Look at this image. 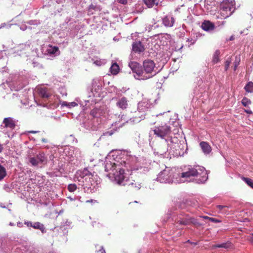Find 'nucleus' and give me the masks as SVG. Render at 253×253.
<instances>
[{
  "label": "nucleus",
  "mask_w": 253,
  "mask_h": 253,
  "mask_svg": "<svg viewBox=\"0 0 253 253\" xmlns=\"http://www.w3.org/2000/svg\"><path fill=\"white\" fill-rule=\"evenodd\" d=\"M117 1L121 4H126L127 2V0H117Z\"/></svg>",
  "instance_id": "nucleus-35"
},
{
  "label": "nucleus",
  "mask_w": 253,
  "mask_h": 253,
  "mask_svg": "<svg viewBox=\"0 0 253 253\" xmlns=\"http://www.w3.org/2000/svg\"><path fill=\"white\" fill-rule=\"evenodd\" d=\"M156 0H143V1L148 7L152 8L156 3Z\"/></svg>",
  "instance_id": "nucleus-26"
},
{
  "label": "nucleus",
  "mask_w": 253,
  "mask_h": 253,
  "mask_svg": "<svg viewBox=\"0 0 253 253\" xmlns=\"http://www.w3.org/2000/svg\"><path fill=\"white\" fill-rule=\"evenodd\" d=\"M244 89L248 92H253V83L252 82H249L244 87Z\"/></svg>",
  "instance_id": "nucleus-24"
},
{
  "label": "nucleus",
  "mask_w": 253,
  "mask_h": 253,
  "mask_svg": "<svg viewBox=\"0 0 253 253\" xmlns=\"http://www.w3.org/2000/svg\"><path fill=\"white\" fill-rule=\"evenodd\" d=\"M242 103L244 106L247 107L249 105L251 104V101L248 98L244 97L242 100Z\"/></svg>",
  "instance_id": "nucleus-31"
},
{
  "label": "nucleus",
  "mask_w": 253,
  "mask_h": 253,
  "mask_svg": "<svg viewBox=\"0 0 253 253\" xmlns=\"http://www.w3.org/2000/svg\"><path fill=\"white\" fill-rule=\"evenodd\" d=\"M117 105L122 110L126 109L128 107V100L125 97H122L117 102Z\"/></svg>",
  "instance_id": "nucleus-16"
},
{
  "label": "nucleus",
  "mask_w": 253,
  "mask_h": 253,
  "mask_svg": "<svg viewBox=\"0 0 253 253\" xmlns=\"http://www.w3.org/2000/svg\"><path fill=\"white\" fill-rule=\"evenodd\" d=\"M37 132V131H29L30 133H35Z\"/></svg>",
  "instance_id": "nucleus-48"
},
{
  "label": "nucleus",
  "mask_w": 253,
  "mask_h": 253,
  "mask_svg": "<svg viewBox=\"0 0 253 253\" xmlns=\"http://www.w3.org/2000/svg\"><path fill=\"white\" fill-rule=\"evenodd\" d=\"M38 90L39 95L43 98H48L51 95L48 89L46 87H40Z\"/></svg>",
  "instance_id": "nucleus-14"
},
{
  "label": "nucleus",
  "mask_w": 253,
  "mask_h": 253,
  "mask_svg": "<svg viewBox=\"0 0 253 253\" xmlns=\"http://www.w3.org/2000/svg\"><path fill=\"white\" fill-rule=\"evenodd\" d=\"M143 74L142 80H146L156 75V72L154 71L155 64L151 60H145L143 61Z\"/></svg>",
  "instance_id": "nucleus-3"
},
{
  "label": "nucleus",
  "mask_w": 253,
  "mask_h": 253,
  "mask_svg": "<svg viewBox=\"0 0 253 253\" xmlns=\"http://www.w3.org/2000/svg\"><path fill=\"white\" fill-rule=\"evenodd\" d=\"M242 179L245 181L248 186L253 189V180L245 177H242Z\"/></svg>",
  "instance_id": "nucleus-28"
},
{
  "label": "nucleus",
  "mask_w": 253,
  "mask_h": 253,
  "mask_svg": "<svg viewBox=\"0 0 253 253\" xmlns=\"http://www.w3.org/2000/svg\"><path fill=\"white\" fill-rule=\"evenodd\" d=\"M3 150V147L2 145L0 143V153L2 152Z\"/></svg>",
  "instance_id": "nucleus-44"
},
{
  "label": "nucleus",
  "mask_w": 253,
  "mask_h": 253,
  "mask_svg": "<svg viewBox=\"0 0 253 253\" xmlns=\"http://www.w3.org/2000/svg\"><path fill=\"white\" fill-rule=\"evenodd\" d=\"M231 62V57H228L225 62V70L227 71Z\"/></svg>",
  "instance_id": "nucleus-32"
},
{
  "label": "nucleus",
  "mask_w": 253,
  "mask_h": 253,
  "mask_svg": "<svg viewBox=\"0 0 253 253\" xmlns=\"http://www.w3.org/2000/svg\"><path fill=\"white\" fill-rule=\"evenodd\" d=\"M96 201L94 200H92V199H91L90 200H87L86 201V203H96Z\"/></svg>",
  "instance_id": "nucleus-38"
},
{
  "label": "nucleus",
  "mask_w": 253,
  "mask_h": 253,
  "mask_svg": "<svg viewBox=\"0 0 253 253\" xmlns=\"http://www.w3.org/2000/svg\"><path fill=\"white\" fill-rule=\"evenodd\" d=\"M42 141L43 142H47V140L46 139H45V138H42Z\"/></svg>",
  "instance_id": "nucleus-47"
},
{
  "label": "nucleus",
  "mask_w": 253,
  "mask_h": 253,
  "mask_svg": "<svg viewBox=\"0 0 253 253\" xmlns=\"http://www.w3.org/2000/svg\"><path fill=\"white\" fill-rule=\"evenodd\" d=\"M174 21V18L170 16H167L163 19V23L166 27H172Z\"/></svg>",
  "instance_id": "nucleus-17"
},
{
  "label": "nucleus",
  "mask_w": 253,
  "mask_h": 253,
  "mask_svg": "<svg viewBox=\"0 0 253 253\" xmlns=\"http://www.w3.org/2000/svg\"><path fill=\"white\" fill-rule=\"evenodd\" d=\"M225 207V206H221V205H217V208H218L220 210Z\"/></svg>",
  "instance_id": "nucleus-39"
},
{
  "label": "nucleus",
  "mask_w": 253,
  "mask_h": 253,
  "mask_svg": "<svg viewBox=\"0 0 253 253\" xmlns=\"http://www.w3.org/2000/svg\"><path fill=\"white\" fill-rule=\"evenodd\" d=\"M239 63L238 62H235V66H234V70L235 71L237 68V66L238 65Z\"/></svg>",
  "instance_id": "nucleus-41"
},
{
  "label": "nucleus",
  "mask_w": 253,
  "mask_h": 253,
  "mask_svg": "<svg viewBox=\"0 0 253 253\" xmlns=\"http://www.w3.org/2000/svg\"><path fill=\"white\" fill-rule=\"evenodd\" d=\"M232 246L231 243L230 242L224 243L221 244H216L214 245V248H222L224 249H228L231 248Z\"/></svg>",
  "instance_id": "nucleus-22"
},
{
  "label": "nucleus",
  "mask_w": 253,
  "mask_h": 253,
  "mask_svg": "<svg viewBox=\"0 0 253 253\" xmlns=\"http://www.w3.org/2000/svg\"><path fill=\"white\" fill-rule=\"evenodd\" d=\"M201 217L204 218V219H209V218H210V217L209 216H201Z\"/></svg>",
  "instance_id": "nucleus-43"
},
{
  "label": "nucleus",
  "mask_w": 253,
  "mask_h": 253,
  "mask_svg": "<svg viewBox=\"0 0 253 253\" xmlns=\"http://www.w3.org/2000/svg\"><path fill=\"white\" fill-rule=\"evenodd\" d=\"M191 224H193L196 227H199L202 226V224L199 223L197 219L192 217L191 218Z\"/></svg>",
  "instance_id": "nucleus-30"
},
{
  "label": "nucleus",
  "mask_w": 253,
  "mask_h": 253,
  "mask_svg": "<svg viewBox=\"0 0 253 253\" xmlns=\"http://www.w3.org/2000/svg\"><path fill=\"white\" fill-rule=\"evenodd\" d=\"M118 168H121V166L118 163H116L109 162L106 163L105 166V169L106 171L109 172V174L113 175V173H115L116 170H119V169H118Z\"/></svg>",
  "instance_id": "nucleus-10"
},
{
  "label": "nucleus",
  "mask_w": 253,
  "mask_h": 253,
  "mask_svg": "<svg viewBox=\"0 0 253 253\" xmlns=\"http://www.w3.org/2000/svg\"><path fill=\"white\" fill-rule=\"evenodd\" d=\"M65 105L66 106H72V107H75L76 106H77L78 104L77 103L75 102H72L70 103H69L68 104V105L67 104H65Z\"/></svg>",
  "instance_id": "nucleus-34"
},
{
  "label": "nucleus",
  "mask_w": 253,
  "mask_h": 253,
  "mask_svg": "<svg viewBox=\"0 0 253 253\" xmlns=\"http://www.w3.org/2000/svg\"><path fill=\"white\" fill-rule=\"evenodd\" d=\"M220 51L219 50H216L212 56V62L213 64H216L220 61Z\"/></svg>",
  "instance_id": "nucleus-20"
},
{
  "label": "nucleus",
  "mask_w": 253,
  "mask_h": 253,
  "mask_svg": "<svg viewBox=\"0 0 253 253\" xmlns=\"http://www.w3.org/2000/svg\"><path fill=\"white\" fill-rule=\"evenodd\" d=\"M77 186L76 184H70L68 186V190L70 192H73L77 190Z\"/></svg>",
  "instance_id": "nucleus-29"
},
{
  "label": "nucleus",
  "mask_w": 253,
  "mask_h": 253,
  "mask_svg": "<svg viewBox=\"0 0 253 253\" xmlns=\"http://www.w3.org/2000/svg\"><path fill=\"white\" fill-rule=\"evenodd\" d=\"M33 227L40 230L42 233H43L45 229L43 225L39 222L33 223Z\"/></svg>",
  "instance_id": "nucleus-23"
},
{
  "label": "nucleus",
  "mask_w": 253,
  "mask_h": 253,
  "mask_svg": "<svg viewBox=\"0 0 253 253\" xmlns=\"http://www.w3.org/2000/svg\"><path fill=\"white\" fill-rule=\"evenodd\" d=\"M250 241L253 243V236H252V237L250 238Z\"/></svg>",
  "instance_id": "nucleus-46"
},
{
  "label": "nucleus",
  "mask_w": 253,
  "mask_h": 253,
  "mask_svg": "<svg viewBox=\"0 0 253 253\" xmlns=\"http://www.w3.org/2000/svg\"><path fill=\"white\" fill-rule=\"evenodd\" d=\"M234 39H235L234 36V35H232V36L230 37V38H229V41H233Z\"/></svg>",
  "instance_id": "nucleus-42"
},
{
  "label": "nucleus",
  "mask_w": 253,
  "mask_h": 253,
  "mask_svg": "<svg viewBox=\"0 0 253 253\" xmlns=\"http://www.w3.org/2000/svg\"><path fill=\"white\" fill-rule=\"evenodd\" d=\"M158 181L161 183H171L173 182L172 173L169 169H165L158 175Z\"/></svg>",
  "instance_id": "nucleus-6"
},
{
  "label": "nucleus",
  "mask_w": 253,
  "mask_h": 253,
  "mask_svg": "<svg viewBox=\"0 0 253 253\" xmlns=\"http://www.w3.org/2000/svg\"><path fill=\"white\" fill-rule=\"evenodd\" d=\"M124 186L127 187L128 190H138L140 188V184L135 182L134 180L126 179L125 183H123Z\"/></svg>",
  "instance_id": "nucleus-11"
},
{
  "label": "nucleus",
  "mask_w": 253,
  "mask_h": 253,
  "mask_svg": "<svg viewBox=\"0 0 253 253\" xmlns=\"http://www.w3.org/2000/svg\"><path fill=\"white\" fill-rule=\"evenodd\" d=\"M201 27L204 30L208 31L214 30L215 25L210 21H204L202 24Z\"/></svg>",
  "instance_id": "nucleus-15"
},
{
  "label": "nucleus",
  "mask_w": 253,
  "mask_h": 253,
  "mask_svg": "<svg viewBox=\"0 0 253 253\" xmlns=\"http://www.w3.org/2000/svg\"><path fill=\"white\" fill-rule=\"evenodd\" d=\"M235 8L232 2L228 0H223L220 5V14L224 18L230 16Z\"/></svg>",
  "instance_id": "nucleus-4"
},
{
  "label": "nucleus",
  "mask_w": 253,
  "mask_h": 253,
  "mask_svg": "<svg viewBox=\"0 0 253 253\" xmlns=\"http://www.w3.org/2000/svg\"><path fill=\"white\" fill-rule=\"evenodd\" d=\"M153 131L154 134L162 139L165 138L166 136H169L171 132L170 126L166 124L155 127Z\"/></svg>",
  "instance_id": "nucleus-5"
},
{
  "label": "nucleus",
  "mask_w": 253,
  "mask_h": 253,
  "mask_svg": "<svg viewBox=\"0 0 253 253\" xmlns=\"http://www.w3.org/2000/svg\"><path fill=\"white\" fill-rule=\"evenodd\" d=\"M6 175L5 169L0 165V180H2Z\"/></svg>",
  "instance_id": "nucleus-27"
},
{
  "label": "nucleus",
  "mask_w": 253,
  "mask_h": 253,
  "mask_svg": "<svg viewBox=\"0 0 253 253\" xmlns=\"http://www.w3.org/2000/svg\"><path fill=\"white\" fill-rule=\"evenodd\" d=\"M3 124L4 125V127L9 128L11 129H14L16 126L15 121L10 117L4 118L3 120Z\"/></svg>",
  "instance_id": "nucleus-13"
},
{
  "label": "nucleus",
  "mask_w": 253,
  "mask_h": 253,
  "mask_svg": "<svg viewBox=\"0 0 253 253\" xmlns=\"http://www.w3.org/2000/svg\"><path fill=\"white\" fill-rule=\"evenodd\" d=\"M200 146H201L203 151L205 154H209L211 151V148L209 144L205 141H202L200 143Z\"/></svg>",
  "instance_id": "nucleus-18"
},
{
  "label": "nucleus",
  "mask_w": 253,
  "mask_h": 253,
  "mask_svg": "<svg viewBox=\"0 0 253 253\" xmlns=\"http://www.w3.org/2000/svg\"><path fill=\"white\" fill-rule=\"evenodd\" d=\"M129 66L133 72L135 73L138 77L142 79V77H143V70L140 64L136 62H130L129 63Z\"/></svg>",
  "instance_id": "nucleus-9"
},
{
  "label": "nucleus",
  "mask_w": 253,
  "mask_h": 253,
  "mask_svg": "<svg viewBox=\"0 0 253 253\" xmlns=\"http://www.w3.org/2000/svg\"><path fill=\"white\" fill-rule=\"evenodd\" d=\"M46 157L43 152H40L36 157L29 158V162L33 166H37L39 164L46 163Z\"/></svg>",
  "instance_id": "nucleus-7"
},
{
  "label": "nucleus",
  "mask_w": 253,
  "mask_h": 253,
  "mask_svg": "<svg viewBox=\"0 0 253 253\" xmlns=\"http://www.w3.org/2000/svg\"><path fill=\"white\" fill-rule=\"evenodd\" d=\"M120 71V67L116 62L112 64L110 67V72L113 75H117Z\"/></svg>",
  "instance_id": "nucleus-19"
},
{
  "label": "nucleus",
  "mask_w": 253,
  "mask_h": 253,
  "mask_svg": "<svg viewBox=\"0 0 253 253\" xmlns=\"http://www.w3.org/2000/svg\"><path fill=\"white\" fill-rule=\"evenodd\" d=\"M191 218L186 217L185 218L178 220L177 223L180 225H189L191 224Z\"/></svg>",
  "instance_id": "nucleus-21"
},
{
  "label": "nucleus",
  "mask_w": 253,
  "mask_h": 253,
  "mask_svg": "<svg viewBox=\"0 0 253 253\" xmlns=\"http://www.w3.org/2000/svg\"><path fill=\"white\" fill-rule=\"evenodd\" d=\"M50 47H51V49H50L49 50V52L50 54H55L59 50V48H58V47L57 46H50Z\"/></svg>",
  "instance_id": "nucleus-33"
},
{
  "label": "nucleus",
  "mask_w": 253,
  "mask_h": 253,
  "mask_svg": "<svg viewBox=\"0 0 253 253\" xmlns=\"http://www.w3.org/2000/svg\"><path fill=\"white\" fill-rule=\"evenodd\" d=\"M99 62H100L99 61L96 60V61H94V63L97 65H99Z\"/></svg>",
  "instance_id": "nucleus-45"
},
{
  "label": "nucleus",
  "mask_w": 253,
  "mask_h": 253,
  "mask_svg": "<svg viewBox=\"0 0 253 253\" xmlns=\"http://www.w3.org/2000/svg\"><path fill=\"white\" fill-rule=\"evenodd\" d=\"M78 180L84 190H89L92 185L93 174L87 169L84 168L83 170H79L77 172Z\"/></svg>",
  "instance_id": "nucleus-2"
},
{
  "label": "nucleus",
  "mask_w": 253,
  "mask_h": 253,
  "mask_svg": "<svg viewBox=\"0 0 253 253\" xmlns=\"http://www.w3.org/2000/svg\"><path fill=\"white\" fill-rule=\"evenodd\" d=\"M251 235H252V236H253V233H252Z\"/></svg>",
  "instance_id": "nucleus-49"
},
{
  "label": "nucleus",
  "mask_w": 253,
  "mask_h": 253,
  "mask_svg": "<svg viewBox=\"0 0 253 253\" xmlns=\"http://www.w3.org/2000/svg\"><path fill=\"white\" fill-rule=\"evenodd\" d=\"M180 177L187 181L195 180L197 183H203L208 178L205 168L199 165L189 166L185 171L180 174Z\"/></svg>",
  "instance_id": "nucleus-1"
},
{
  "label": "nucleus",
  "mask_w": 253,
  "mask_h": 253,
  "mask_svg": "<svg viewBox=\"0 0 253 253\" xmlns=\"http://www.w3.org/2000/svg\"><path fill=\"white\" fill-rule=\"evenodd\" d=\"M132 49L135 53H140L145 50V47L141 42L136 41L132 44Z\"/></svg>",
  "instance_id": "nucleus-12"
},
{
  "label": "nucleus",
  "mask_w": 253,
  "mask_h": 253,
  "mask_svg": "<svg viewBox=\"0 0 253 253\" xmlns=\"http://www.w3.org/2000/svg\"><path fill=\"white\" fill-rule=\"evenodd\" d=\"M209 220L212 221V222H215V223H217V222H219V221L216 218H212V217H210V218H209Z\"/></svg>",
  "instance_id": "nucleus-36"
},
{
  "label": "nucleus",
  "mask_w": 253,
  "mask_h": 253,
  "mask_svg": "<svg viewBox=\"0 0 253 253\" xmlns=\"http://www.w3.org/2000/svg\"><path fill=\"white\" fill-rule=\"evenodd\" d=\"M90 115L93 118H97L100 115V109L98 108H94L91 110Z\"/></svg>",
  "instance_id": "nucleus-25"
},
{
  "label": "nucleus",
  "mask_w": 253,
  "mask_h": 253,
  "mask_svg": "<svg viewBox=\"0 0 253 253\" xmlns=\"http://www.w3.org/2000/svg\"><path fill=\"white\" fill-rule=\"evenodd\" d=\"M98 252L99 253H106L105 250L102 247H101V249Z\"/></svg>",
  "instance_id": "nucleus-37"
},
{
  "label": "nucleus",
  "mask_w": 253,
  "mask_h": 253,
  "mask_svg": "<svg viewBox=\"0 0 253 253\" xmlns=\"http://www.w3.org/2000/svg\"><path fill=\"white\" fill-rule=\"evenodd\" d=\"M118 171L116 170L115 173H113V176L115 181L119 184L123 185L125 183V176L124 175V170L121 168H118Z\"/></svg>",
  "instance_id": "nucleus-8"
},
{
  "label": "nucleus",
  "mask_w": 253,
  "mask_h": 253,
  "mask_svg": "<svg viewBox=\"0 0 253 253\" xmlns=\"http://www.w3.org/2000/svg\"><path fill=\"white\" fill-rule=\"evenodd\" d=\"M27 225L28 226H31V227H33V224L31 222H28L27 223Z\"/></svg>",
  "instance_id": "nucleus-40"
}]
</instances>
